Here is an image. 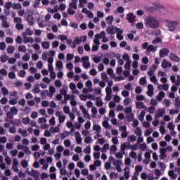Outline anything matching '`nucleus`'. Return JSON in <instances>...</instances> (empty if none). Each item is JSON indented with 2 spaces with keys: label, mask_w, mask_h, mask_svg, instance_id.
I'll return each mask as SVG.
<instances>
[{
  "label": "nucleus",
  "mask_w": 180,
  "mask_h": 180,
  "mask_svg": "<svg viewBox=\"0 0 180 180\" xmlns=\"http://www.w3.org/2000/svg\"><path fill=\"white\" fill-rule=\"evenodd\" d=\"M106 150H109V143H105L101 148V153H105Z\"/></svg>",
  "instance_id": "79ce46f5"
},
{
  "label": "nucleus",
  "mask_w": 180,
  "mask_h": 180,
  "mask_svg": "<svg viewBox=\"0 0 180 180\" xmlns=\"http://www.w3.org/2000/svg\"><path fill=\"white\" fill-rule=\"evenodd\" d=\"M29 165V162L24 160H22L21 162V166L22 167V168H27V166Z\"/></svg>",
  "instance_id": "a19ab883"
},
{
  "label": "nucleus",
  "mask_w": 180,
  "mask_h": 180,
  "mask_svg": "<svg viewBox=\"0 0 180 180\" xmlns=\"http://www.w3.org/2000/svg\"><path fill=\"white\" fill-rule=\"evenodd\" d=\"M155 53L157 51V47H155L154 45H149L148 49H147V53Z\"/></svg>",
  "instance_id": "ddd939ff"
},
{
  "label": "nucleus",
  "mask_w": 180,
  "mask_h": 180,
  "mask_svg": "<svg viewBox=\"0 0 180 180\" xmlns=\"http://www.w3.org/2000/svg\"><path fill=\"white\" fill-rule=\"evenodd\" d=\"M129 146H130V143L129 142L122 143L120 146L121 151H123V153H124V150H126V148H129Z\"/></svg>",
  "instance_id": "4468645a"
},
{
  "label": "nucleus",
  "mask_w": 180,
  "mask_h": 180,
  "mask_svg": "<svg viewBox=\"0 0 180 180\" xmlns=\"http://www.w3.org/2000/svg\"><path fill=\"white\" fill-rule=\"evenodd\" d=\"M136 16L133 15V13H128L127 15V20H129V23H133L134 22V19Z\"/></svg>",
  "instance_id": "9d476101"
},
{
  "label": "nucleus",
  "mask_w": 180,
  "mask_h": 180,
  "mask_svg": "<svg viewBox=\"0 0 180 180\" xmlns=\"http://www.w3.org/2000/svg\"><path fill=\"white\" fill-rule=\"evenodd\" d=\"M129 141H130L131 143H134V141H136V140H137V137H136V136H134V135L130 136L129 137Z\"/></svg>",
  "instance_id": "0e129e2a"
},
{
  "label": "nucleus",
  "mask_w": 180,
  "mask_h": 180,
  "mask_svg": "<svg viewBox=\"0 0 180 180\" xmlns=\"http://www.w3.org/2000/svg\"><path fill=\"white\" fill-rule=\"evenodd\" d=\"M168 175L169 176H170V178H172V179H176V174H175V172H174V170H169L168 172Z\"/></svg>",
  "instance_id": "6ab92c4d"
},
{
  "label": "nucleus",
  "mask_w": 180,
  "mask_h": 180,
  "mask_svg": "<svg viewBox=\"0 0 180 180\" xmlns=\"http://www.w3.org/2000/svg\"><path fill=\"white\" fill-rule=\"evenodd\" d=\"M10 112L14 115H18V108L15 106H13L10 108Z\"/></svg>",
  "instance_id": "ea45409f"
},
{
  "label": "nucleus",
  "mask_w": 180,
  "mask_h": 180,
  "mask_svg": "<svg viewBox=\"0 0 180 180\" xmlns=\"http://www.w3.org/2000/svg\"><path fill=\"white\" fill-rule=\"evenodd\" d=\"M63 112L66 115H69L70 112V107L69 106H64L63 107Z\"/></svg>",
  "instance_id": "052dcab7"
},
{
  "label": "nucleus",
  "mask_w": 180,
  "mask_h": 180,
  "mask_svg": "<svg viewBox=\"0 0 180 180\" xmlns=\"http://www.w3.org/2000/svg\"><path fill=\"white\" fill-rule=\"evenodd\" d=\"M135 134H136V136H139V137H141V136H143V131H141V128H136V130L135 131Z\"/></svg>",
  "instance_id": "bb28decb"
},
{
  "label": "nucleus",
  "mask_w": 180,
  "mask_h": 180,
  "mask_svg": "<svg viewBox=\"0 0 180 180\" xmlns=\"http://www.w3.org/2000/svg\"><path fill=\"white\" fill-rule=\"evenodd\" d=\"M115 30H116V27L113 25H111L110 27H108L106 29L107 33L111 35L115 34Z\"/></svg>",
  "instance_id": "6e6552de"
},
{
  "label": "nucleus",
  "mask_w": 180,
  "mask_h": 180,
  "mask_svg": "<svg viewBox=\"0 0 180 180\" xmlns=\"http://www.w3.org/2000/svg\"><path fill=\"white\" fill-rule=\"evenodd\" d=\"M127 169H128V172H127ZM129 168L127 167H126L124 169V179H129V174H130V172L129 171Z\"/></svg>",
  "instance_id": "f3484780"
},
{
  "label": "nucleus",
  "mask_w": 180,
  "mask_h": 180,
  "mask_svg": "<svg viewBox=\"0 0 180 180\" xmlns=\"http://www.w3.org/2000/svg\"><path fill=\"white\" fill-rule=\"evenodd\" d=\"M6 51H7V53H8V54H13V53H15V46H8Z\"/></svg>",
  "instance_id": "aec40b11"
},
{
  "label": "nucleus",
  "mask_w": 180,
  "mask_h": 180,
  "mask_svg": "<svg viewBox=\"0 0 180 180\" xmlns=\"http://www.w3.org/2000/svg\"><path fill=\"white\" fill-rule=\"evenodd\" d=\"M55 85H56V86H57L58 88H60V86H63V83H61V80L57 79V80L55 82Z\"/></svg>",
  "instance_id": "6e6d98bb"
},
{
  "label": "nucleus",
  "mask_w": 180,
  "mask_h": 180,
  "mask_svg": "<svg viewBox=\"0 0 180 180\" xmlns=\"http://www.w3.org/2000/svg\"><path fill=\"white\" fill-rule=\"evenodd\" d=\"M139 84L140 85H146V84H147V78H146V77H141L139 79Z\"/></svg>",
  "instance_id": "cd10ccee"
},
{
  "label": "nucleus",
  "mask_w": 180,
  "mask_h": 180,
  "mask_svg": "<svg viewBox=\"0 0 180 180\" xmlns=\"http://www.w3.org/2000/svg\"><path fill=\"white\" fill-rule=\"evenodd\" d=\"M84 129H86V130H89V129H91V121H86L84 125Z\"/></svg>",
  "instance_id": "864d4df0"
},
{
  "label": "nucleus",
  "mask_w": 180,
  "mask_h": 180,
  "mask_svg": "<svg viewBox=\"0 0 180 180\" xmlns=\"http://www.w3.org/2000/svg\"><path fill=\"white\" fill-rule=\"evenodd\" d=\"M22 60L24 61H29L30 60V55L29 53H25L23 56H22Z\"/></svg>",
  "instance_id": "37998d69"
},
{
  "label": "nucleus",
  "mask_w": 180,
  "mask_h": 180,
  "mask_svg": "<svg viewBox=\"0 0 180 180\" xmlns=\"http://www.w3.org/2000/svg\"><path fill=\"white\" fill-rule=\"evenodd\" d=\"M169 58L172 60V61H175L176 63H179L180 61L179 57H178V56L174 53H171L169 54Z\"/></svg>",
  "instance_id": "0eeeda50"
},
{
  "label": "nucleus",
  "mask_w": 180,
  "mask_h": 180,
  "mask_svg": "<svg viewBox=\"0 0 180 180\" xmlns=\"http://www.w3.org/2000/svg\"><path fill=\"white\" fill-rule=\"evenodd\" d=\"M26 16H27V22H28L30 26H33V25H34V20L33 18V12L32 11H28L27 13H26Z\"/></svg>",
  "instance_id": "7ed1b4c3"
},
{
  "label": "nucleus",
  "mask_w": 180,
  "mask_h": 180,
  "mask_svg": "<svg viewBox=\"0 0 180 180\" xmlns=\"http://www.w3.org/2000/svg\"><path fill=\"white\" fill-rule=\"evenodd\" d=\"M167 67H169V68H171V67H172V64L165 59L162 62V68H167Z\"/></svg>",
  "instance_id": "1a4fd4ad"
},
{
  "label": "nucleus",
  "mask_w": 180,
  "mask_h": 180,
  "mask_svg": "<svg viewBox=\"0 0 180 180\" xmlns=\"http://www.w3.org/2000/svg\"><path fill=\"white\" fill-rule=\"evenodd\" d=\"M8 78H10V79H15V78H16V74H15V72H10L8 73Z\"/></svg>",
  "instance_id": "58836bf2"
},
{
  "label": "nucleus",
  "mask_w": 180,
  "mask_h": 180,
  "mask_svg": "<svg viewBox=\"0 0 180 180\" xmlns=\"http://www.w3.org/2000/svg\"><path fill=\"white\" fill-rule=\"evenodd\" d=\"M5 162L7 165H11V164H12V160L11 159V158H9V156H6Z\"/></svg>",
  "instance_id": "49530a36"
},
{
  "label": "nucleus",
  "mask_w": 180,
  "mask_h": 180,
  "mask_svg": "<svg viewBox=\"0 0 180 180\" xmlns=\"http://www.w3.org/2000/svg\"><path fill=\"white\" fill-rule=\"evenodd\" d=\"M27 49H26V46L25 45H20L18 46V51H20L21 53H26Z\"/></svg>",
  "instance_id": "a878e982"
},
{
  "label": "nucleus",
  "mask_w": 180,
  "mask_h": 180,
  "mask_svg": "<svg viewBox=\"0 0 180 180\" xmlns=\"http://www.w3.org/2000/svg\"><path fill=\"white\" fill-rule=\"evenodd\" d=\"M146 10L148 11V12H150L151 13H153V12L156 11V8L155 6H152L146 7Z\"/></svg>",
  "instance_id": "2f4dec72"
},
{
  "label": "nucleus",
  "mask_w": 180,
  "mask_h": 180,
  "mask_svg": "<svg viewBox=\"0 0 180 180\" xmlns=\"http://www.w3.org/2000/svg\"><path fill=\"white\" fill-rule=\"evenodd\" d=\"M22 36L23 39H24V40H23V43H24L25 44L29 43V37H27L26 36V33L22 32Z\"/></svg>",
  "instance_id": "c85d7f7f"
},
{
  "label": "nucleus",
  "mask_w": 180,
  "mask_h": 180,
  "mask_svg": "<svg viewBox=\"0 0 180 180\" xmlns=\"http://www.w3.org/2000/svg\"><path fill=\"white\" fill-rule=\"evenodd\" d=\"M77 4H78V1H72V3L70 4V6H72L73 9H78V6H77Z\"/></svg>",
  "instance_id": "f704fd0d"
},
{
  "label": "nucleus",
  "mask_w": 180,
  "mask_h": 180,
  "mask_svg": "<svg viewBox=\"0 0 180 180\" xmlns=\"http://www.w3.org/2000/svg\"><path fill=\"white\" fill-rule=\"evenodd\" d=\"M131 65V60L127 61V63L124 64L125 70H130Z\"/></svg>",
  "instance_id": "e433bc0d"
},
{
  "label": "nucleus",
  "mask_w": 180,
  "mask_h": 180,
  "mask_svg": "<svg viewBox=\"0 0 180 180\" xmlns=\"http://www.w3.org/2000/svg\"><path fill=\"white\" fill-rule=\"evenodd\" d=\"M25 35L27 34L28 36H32V34H33V31H32V30L28 27L26 29V31H25Z\"/></svg>",
  "instance_id": "3c124183"
},
{
  "label": "nucleus",
  "mask_w": 180,
  "mask_h": 180,
  "mask_svg": "<svg viewBox=\"0 0 180 180\" xmlns=\"http://www.w3.org/2000/svg\"><path fill=\"white\" fill-rule=\"evenodd\" d=\"M114 17L113 15H109L106 18L107 23L108 25H112V22H113Z\"/></svg>",
  "instance_id": "b1692460"
},
{
  "label": "nucleus",
  "mask_w": 180,
  "mask_h": 180,
  "mask_svg": "<svg viewBox=\"0 0 180 180\" xmlns=\"http://www.w3.org/2000/svg\"><path fill=\"white\" fill-rule=\"evenodd\" d=\"M32 91L34 92V94H40V87H39V84L35 85Z\"/></svg>",
  "instance_id": "473e14b6"
},
{
  "label": "nucleus",
  "mask_w": 180,
  "mask_h": 180,
  "mask_svg": "<svg viewBox=\"0 0 180 180\" xmlns=\"http://www.w3.org/2000/svg\"><path fill=\"white\" fill-rule=\"evenodd\" d=\"M166 26L168 27L169 32H174L176 29V26H178L179 22L166 20Z\"/></svg>",
  "instance_id": "f03ea898"
},
{
  "label": "nucleus",
  "mask_w": 180,
  "mask_h": 180,
  "mask_svg": "<svg viewBox=\"0 0 180 180\" xmlns=\"http://www.w3.org/2000/svg\"><path fill=\"white\" fill-rule=\"evenodd\" d=\"M59 92L61 96H65L67 95V94H68V91H67V89H60Z\"/></svg>",
  "instance_id": "bf43d9fd"
},
{
  "label": "nucleus",
  "mask_w": 180,
  "mask_h": 180,
  "mask_svg": "<svg viewBox=\"0 0 180 180\" xmlns=\"http://www.w3.org/2000/svg\"><path fill=\"white\" fill-rule=\"evenodd\" d=\"M159 130L161 134H165L167 133V131L165 130V127L164 126L160 127Z\"/></svg>",
  "instance_id": "774afa93"
},
{
  "label": "nucleus",
  "mask_w": 180,
  "mask_h": 180,
  "mask_svg": "<svg viewBox=\"0 0 180 180\" xmlns=\"http://www.w3.org/2000/svg\"><path fill=\"white\" fill-rule=\"evenodd\" d=\"M5 49H6V44H5L4 41L0 42V50H1V51H4Z\"/></svg>",
  "instance_id": "de8ad7c7"
},
{
  "label": "nucleus",
  "mask_w": 180,
  "mask_h": 180,
  "mask_svg": "<svg viewBox=\"0 0 180 180\" xmlns=\"http://www.w3.org/2000/svg\"><path fill=\"white\" fill-rule=\"evenodd\" d=\"M5 8L6 9H11V8H12V2L8 1L7 3L5 4Z\"/></svg>",
  "instance_id": "338daca9"
},
{
  "label": "nucleus",
  "mask_w": 180,
  "mask_h": 180,
  "mask_svg": "<svg viewBox=\"0 0 180 180\" xmlns=\"http://www.w3.org/2000/svg\"><path fill=\"white\" fill-rule=\"evenodd\" d=\"M168 129L169 130H170V131H174V130L175 129V126H174V123L169 122L168 124Z\"/></svg>",
  "instance_id": "a18cd8bd"
},
{
  "label": "nucleus",
  "mask_w": 180,
  "mask_h": 180,
  "mask_svg": "<svg viewBox=\"0 0 180 180\" xmlns=\"http://www.w3.org/2000/svg\"><path fill=\"white\" fill-rule=\"evenodd\" d=\"M22 123L23 124H29L30 123V119L29 117L23 118Z\"/></svg>",
  "instance_id": "e2e57ef3"
},
{
  "label": "nucleus",
  "mask_w": 180,
  "mask_h": 180,
  "mask_svg": "<svg viewBox=\"0 0 180 180\" xmlns=\"http://www.w3.org/2000/svg\"><path fill=\"white\" fill-rule=\"evenodd\" d=\"M165 115V108H159L158 112L155 113V119H160V117H162Z\"/></svg>",
  "instance_id": "20e7f679"
},
{
  "label": "nucleus",
  "mask_w": 180,
  "mask_h": 180,
  "mask_svg": "<svg viewBox=\"0 0 180 180\" xmlns=\"http://www.w3.org/2000/svg\"><path fill=\"white\" fill-rule=\"evenodd\" d=\"M12 8L13 9H20L22 8V4L20 3L15 4Z\"/></svg>",
  "instance_id": "09e8293b"
},
{
  "label": "nucleus",
  "mask_w": 180,
  "mask_h": 180,
  "mask_svg": "<svg viewBox=\"0 0 180 180\" xmlns=\"http://www.w3.org/2000/svg\"><path fill=\"white\" fill-rule=\"evenodd\" d=\"M9 58V57H8V56L6 55H2L0 57V60L1 61V63H6V60Z\"/></svg>",
  "instance_id": "72a5a7b5"
},
{
  "label": "nucleus",
  "mask_w": 180,
  "mask_h": 180,
  "mask_svg": "<svg viewBox=\"0 0 180 180\" xmlns=\"http://www.w3.org/2000/svg\"><path fill=\"white\" fill-rule=\"evenodd\" d=\"M74 58V54H71V53H68L66 56V59L68 61H71V60H72Z\"/></svg>",
  "instance_id": "680f3d73"
},
{
  "label": "nucleus",
  "mask_w": 180,
  "mask_h": 180,
  "mask_svg": "<svg viewBox=\"0 0 180 180\" xmlns=\"http://www.w3.org/2000/svg\"><path fill=\"white\" fill-rule=\"evenodd\" d=\"M2 27H4L5 29H8L9 27V24L8 23V21L5 20L4 21H2L1 22Z\"/></svg>",
  "instance_id": "c03bdc74"
},
{
  "label": "nucleus",
  "mask_w": 180,
  "mask_h": 180,
  "mask_svg": "<svg viewBox=\"0 0 180 180\" xmlns=\"http://www.w3.org/2000/svg\"><path fill=\"white\" fill-rule=\"evenodd\" d=\"M79 8H84L88 4V0H79Z\"/></svg>",
  "instance_id": "412c9836"
},
{
  "label": "nucleus",
  "mask_w": 180,
  "mask_h": 180,
  "mask_svg": "<svg viewBox=\"0 0 180 180\" xmlns=\"http://www.w3.org/2000/svg\"><path fill=\"white\" fill-rule=\"evenodd\" d=\"M128 122H133L134 120V113L131 112L127 115Z\"/></svg>",
  "instance_id": "7c9ffc66"
},
{
  "label": "nucleus",
  "mask_w": 180,
  "mask_h": 180,
  "mask_svg": "<svg viewBox=\"0 0 180 180\" xmlns=\"http://www.w3.org/2000/svg\"><path fill=\"white\" fill-rule=\"evenodd\" d=\"M136 106L137 109H144V103L143 102H136Z\"/></svg>",
  "instance_id": "4be33fe9"
},
{
  "label": "nucleus",
  "mask_w": 180,
  "mask_h": 180,
  "mask_svg": "<svg viewBox=\"0 0 180 180\" xmlns=\"http://www.w3.org/2000/svg\"><path fill=\"white\" fill-rule=\"evenodd\" d=\"M96 105L98 106V108H101V106H103V101H102V98L101 97H96Z\"/></svg>",
  "instance_id": "9b49d317"
},
{
  "label": "nucleus",
  "mask_w": 180,
  "mask_h": 180,
  "mask_svg": "<svg viewBox=\"0 0 180 180\" xmlns=\"http://www.w3.org/2000/svg\"><path fill=\"white\" fill-rule=\"evenodd\" d=\"M169 54V49L164 48L160 51V57L163 58V57H167Z\"/></svg>",
  "instance_id": "39448f33"
},
{
  "label": "nucleus",
  "mask_w": 180,
  "mask_h": 180,
  "mask_svg": "<svg viewBox=\"0 0 180 180\" xmlns=\"http://www.w3.org/2000/svg\"><path fill=\"white\" fill-rule=\"evenodd\" d=\"M75 96L74 95H72V100L70 101V105L72 106H77V101L75 100Z\"/></svg>",
  "instance_id": "c9c22d12"
},
{
  "label": "nucleus",
  "mask_w": 180,
  "mask_h": 180,
  "mask_svg": "<svg viewBox=\"0 0 180 180\" xmlns=\"http://www.w3.org/2000/svg\"><path fill=\"white\" fill-rule=\"evenodd\" d=\"M93 130H96V133H101L102 127H101V126L98 125L97 124H94L93 125Z\"/></svg>",
  "instance_id": "dca6fc26"
},
{
  "label": "nucleus",
  "mask_w": 180,
  "mask_h": 180,
  "mask_svg": "<svg viewBox=\"0 0 180 180\" xmlns=\"http://www.w3.org/2000/svg\"><path fill=\"white\" fill-rule=\"evenodd\" d=\"M69 87H70V89H71V91H74L77 89V85H75V83H70L69 84Z\"/></svg>",
  "instance_id": "4d7b16f0"
},
{
  "label": "nucleus",
  "mask_w": 180,
  "mask_h": 180,
  "mask_svg": "<svg viewBox=\"0 0 180 180\" xmlns=\"http://www.w3.org/2000/svg\"><path fill=\"white\" fill-rule=\"evenodd\" d=\"M59 120V123H64V122L65 121V115H60V117H58Z\"/></svg>",
  "instance_id": "69168bd1"
},
{
  "label": "nucleus",
  "mask_w": 180,
  "mask_h": 180,
  "mask_svg": "<svg viewBox=\"0 0 180 180\" xmlns=\"http://www.w3.org/2000/svg\"><path fill=\"white\" fill-rule=\"evenodd\" d=\"M145 26L150 29H158L160 27V21L151 15L147 16L145 19Z\"/></svg>",
  "instance_id": "f257e3e1"
},
{
  "label": "nucleus",
  "mask_w": 180,
  "mask_h": 180,
  "mask_svg": "<svg viewBox=\"0 0 180 180\" xmlns=\"http://www.w3.org/2000/svg\"><path fill=\"white\" fill-rule=\"evenodd\" d=\"M41 46L43 47V49H45L47 50V49L50 48V42L43 41L41 43Z\"/></svg>",
  "instance_id": "393cba45"
},
{
  "label": "nucleus",
  "mask_w": 180,
  "mask_h": 180,
  "mask_svg": "<svg viewBox=\"0 0 180 180\" xmlns=\"http://www.w3.org/2000/svg\"><path fill=\"white\" fill-rule=\"evenodd\" d=\"M1 92L4 95V96H6L9 94V90H8V89L6 87L4 86L1 88Z\"/></svg>",
  "instance_id": "5701e85b"
},
{
  "label": "nucleus",
  "mask_w": 180,
  "mask_h": 180,
  "mask_svg": "<svg viewBox=\"0 0 180 180\" xmlns=\"http://www.w3.org/2000/svg\"><path fill=\"white\" fill-rule=\"evenodd\" d=\"M0 103H1V105H6V103H8V98L6 97H3L0 100Z\"/></svg>",
  "instance_id": "603ef678"
},
{
  "label": "nucleus",
  "mask_w": 180,
  "mask_h": 180,
  "mask_svg": "<svg viewBox=\"0 0 180 180\" xmlns=\"http://www.w3.org/2000/svg\"><path fill=\"white\" fill-rule=\"evenodd\" d=\"M165 92L164 91H160L158 95L156 96V99H158V101H162V98H165Z\"/></svg>",
  "instance_id": "2eb2a0df"
},
{
  "label": "nucleus",
  "mask_w": 180,
  "mask_h": 180,
  "mask_svg": "<svg viewBox=\"0 0 180 180\" xmlns=\"http://www.w3.org/2000/svg\"><path fill=\"white\" fill-rule=\"evenodd\" d=\"M49 105H50V102L47 101H43L41 102V106H43V108H47L48 106H49Z\"/></svg>",
  "instance_id": "5fc2aeb1"
},
{
  "label": "nucleus",
  "mask_w": 180,
  "mask_h": 180,
  "mask_svg": "<svg viewBox=\"0 0 180 180\" xmlns=\"http://www.w3.org/2000/svg\"><path fill=\"white\" fill-rule=\"evenodd\" d=\"M82 65L86 70H88V68L91 67V63L84 62Z\"/></svg>",
  "instance_id": "13d9d810"
},
{
  "label": "nucleus",
  "mask_w": 180,
  "mask_h": 180,
  "mask_svg": "<svg viewBox=\"0 0 180 180\" xmlns=\"http://www.w3.org/2000/svg\"><path fill=\"white\" fill-rule=\"evenodd\" d=\"M116 164V169L118 172H122V167H120V164H122V160H117Z\"/></svg>",
  "instance_id": "a211bd4d"
},
{
  "label": "nucleus",
  "mask_w": 180,
  "mask_h": 180,
  "mask_svg": "<svg viewBox=\"0 0 180 180\" xmlns=\"http://www.w3.org/2000/svg\"><path fill=\"white\" fill-rule=\"evenodd\" d=\"M80 110L82 111V113L84 115V116H87L89 119H91L89 113L86 112V108H85L84 105H80Z\"/></svg>",
  "instance_id": "f8f14e48"
},
{
  "label": "nucleus",
  "mask_w": 180,
  "mask_h": 180,
  "mask_svg": "<svg viewBox=\"0 0 180 180\" xmlns=\"http://www.w3.org/2000/svg\"><path fill=\"white\" fill-rule=\"evenodd\" d=\"M6 116L8 119H13L15 117V115L11 112V111L6 112Z\"/></svg>",
  "instance_id": "8fccbe9b"
},
{
  "label": "nucleus",
  "mask_w": 180,
  "mask_h": 180,
  "mask_svg": "<svg viewBox=\"0 0 180 180\" xmlns=\"http://www.w3.org/2000/svg\"><path fill=\"white\" fill-rule=\"evenodd\" d=\"M13 168H15V167H19V162L16 158H13Z\"/></svg>",
  "instance_id": "4c0bfd02"
},
{
  "label": "nucleus",
  "mask_w": 180,
  "mask_h": 180,
  "mask_svg": "<svg viewBox=\"0 0 180 180\" xmlns=\"http://www.w3.org/2000/svg\"><path fill=\"white\" fill-rule=\"evenodd\" d=\"M174 106H175V108H178L179 109H180V98H179V97L176 98Z\"/></svg>",
  "instance_id": "c756f323"
},
{
  "label": "nucleus",
  "mask_w": 180,
  "mask_h": 180,
  "mask_svg": "<svg viewBox=\"0 0 180 180\" xmlns=\"http://www.w3.org/2000/svg\"><path fill=\"white\" fill-rule=\"evenodd\" d=\"M160 160H165L167 158V149L165 148H160Z\"/></svg>",
  "instance_id": "423d86ee"
}]
</instances>
